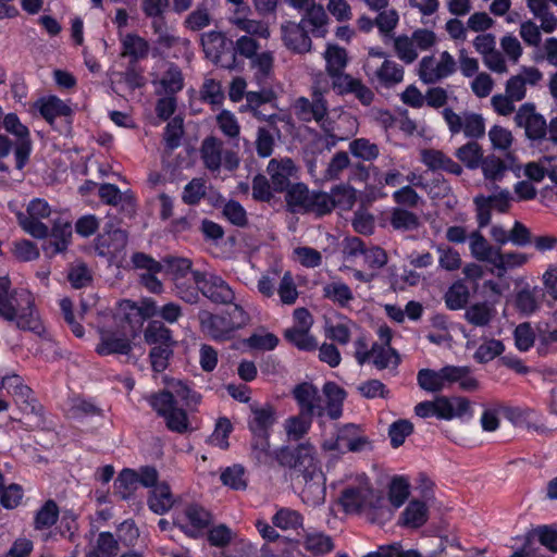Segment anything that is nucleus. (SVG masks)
<instances>
[{
    "mask_svg": "<svg viewBox=\"0 0 557 557\" xmlns=\"http://www.w3.org/2000/svg\"><path fill=\"white\" fill-rule=\"evenodd\" d=\"M442 115L453 135L462 132L467 138L476 140L485 134V121L479 113L463 111L458 114L451 108H445Z\"/></svg>",
    "mask_w": 557,
    "mask_h": 557,
    "instance_id": "1a4fd4ad",
    "label": "nucleus"
},
{
    "mask_svg": "<svg viewBox=\"0 0 557 557\" xmlns=\"http://www.w3.org/2000/svg\"><path fill=\"white\" fill-rule=\"evenodd\" d=\"M200 42L206 57L214 63H219L226 47L224 34L218 30L203 33L200 37Z\"/></svg>",
    "mask_w": 557,
    "mask_h": 557,
    "instance_id": "473e14b6",
    "label": "nucleus"
},
{
    "mask_svg": "<svg viewBox=\"0 0 557 557\" xmlns=\"http://www.w3.org/2000/svg\"><path fill=\"white\" fill-rule=\"evenodd\" d=\"M59 507L53 499H48L36 511L34 518V528L36 530H46L54 525L59 519Z\"/></svg>",
    "mask_w": 557,
    "mask_h": 557,
    "instance_id": "09e8293b",
    "label": "nucleus"
},
{
    "mask_svg": "<svg viewBox=\"0 0 557 557\" xmlns=\"http://www.w3.org/2000/svg\"><path fill=\"white\" fill-rule=\"evenodd\" d=\"M21 227L30 236L45 239L49 235V226L42 222L44 219H37L20 213L17 215Z\"/></svg>",
    "mask_w": 557,
    "mask_h": 557,
    "instance_id": "e2e57ef3",
    "label": "nucleus"
},
{
    "mask_svg": "<svg viewBox=\"0 0 557 557\" xmlns=\"http://www.w3.org/2000/svg\"><path fill=\"white\" fill-rule=\"evenodd\" d=\"M285 200L293 212H306L312 191L304 183L290 185L285 190Z\"/></svg>",
    "mask_w": 557,
    "mask_h": 557,
    "instance_id": "ea45409f",
    "label": "nucleus"
},
{
    "mask_svg": "<svg viewBox=\"0 0 557 557\" xmlns=\"http://www.w3.org/2000/svg\"><path fill=\"white\" fill-rule=\"evenodd\" d=\"M339 500L347 513H354L376 508L381 497L371 487L370 481L362 475L358 478L357 484L343 490Z\"/></svg>",
    "mask_w": 557,
    "mask_h": 557,
    "instance_id": "0eeeda50",
    "label": "nucleus"
},
{
    "mask_svg": "<svg viewBox=\"0 0 557 557\" xmlns=\"http://www.w3.org/2000/svg\"><path fill=\"white\" fill-rule=\"evenodd\" d=\"M505 347L498 339L484 341L475 350L474 359L480 363H486L498 357Z\"/></svg>",
    "mask_w": 557,
    "mask_h": 557,
    "instance_id": "338daca9",
    "label": "nucleus"
},
{
    "mask_svg": "<svg viewBox=\"0 0 557 557\" xmlns=\"http://www.w3.org/2000/svg\"><path fill=\"white\" fill-rule=\"evenodd\" d=\"M428 520V507L423 502L411 500L403 512L404 524L419 528Z\"/></svg>",
    "mask_w": 557,
    "mask_h": 557,
    "instance_id": "8fccbe9b",
    "label": "nucleus"
},
{
    "mask_svg": "<svg viewBox=\"0 0 557 557\" xmlns=\"http://www.w3.org/2000/svg\"><path fill=\"white\" fill-rule=\"evenodd\" d=\"M421 161L431 171H445L450 174L460 175L462 168L455 162L450 157L446 156L441 150L424 149L421 151Z\"/></svg>",
    "mask_w": 557,
    "mask_h": 557,
    "instance_id": "b1692460",
    "label": "nucleus"
},
{
    "mask_svg": "<svg viewBox=\"0 0 557 557\" xmlns=\"http://www.w3.org/2000/svg\"><path fill=\"white\" fill-rule=\"evenodd\" d=\"M293 397L299 407V412L311 418L322 417L325 413L323 397L312 383L304 382L296 385L293 389Z\"/></svg>",
    "mask_w": 557,
    "mask_h": 557,
    "instance_id": "2eb2a0df",
    "label": "nucleus"
},
{
    "mask_svg": "<svg viewBox=\"0 0 557 557\" xmlns=\"http://www.w3.org/2000/svg\"><path fill=\"white\" fill-rule=\"evenodd\" d=\"M13 398L16 406L24 414L34 417L35 421L32 426H40L42 424V407L28 386L21 387L20 392H17Z\"/></svg>",
    "mask_w": 557,
    "mask_h": 557,
    "instance_id": "a878e982",
    "label": "nucleus"
},
{
    "mask_svg": "<svg viewBox=\"0 0 557 557\" xmlns=\"http://www.w3.org/2000/svg\"><path fill=\"white\" fill-rule=\"evenodd\" d=\"M299 23L313 36L323 37L326 33L327 15L322 5L314 3L305 12Z\"/></svg>",
    "mask_w": 557,
    "mask_h": 557,
    "instance_id": "7c9ffc66",
    "label": "nucleus"
},
{
    "mask_svg": "<svg viewBox=\"0 0 557 557\" xmlns=\"http://www.w3.org/2000/svg\"><path fill=\"white\" fill-rule=\"evenodd\" d=\"M119 550V541L114 535L110 532H101L85 557H116Z\"/></svg>",
    "mask_w": 557,
    "mask_h": 557,
    "instance_id": "c9c22d12",
    "label": "nucleus"
},
{
    "mask_svg": "<svg viewBox=\"0 0 557 557\" xmlns=\"http://www.w3.org/2000/svg\"><path fill=\"white\" fill-rule=\"evenodd\" d=\"M199 322L201 332L216 342L231 339L235 332L225 313L215 314L202 311L199 313Z\"/></svg>",
    "mask_w": 557,
    "mask_h": 557,
    "instance_id": "aec40b11",
    "label": "nucleus"
},
{
    "mask_svg": "<svg viewBox=\"0 0 557 557\" xmlns=\"http://www.w3.org/2000/svg\"><path fill=\"white\" fill-rule=\"evenodd\" d=\"M203 165L211 173H220L221 169L233 172L239 165L236 152L224 149L223 141L214 136L206 137L200 147Z\"/></svg>",
    "mask_w": 557,
    "mask_h": 557,
    "instance_id": "423d86ee",
    "label": "nucleus"
},
{
    "mask_svg": "<svg viewBox=\"0 0 557 557\" xmlns=\"http://www.w3.org/2000/svg\"><path fill=\"white\" fill-rule=\"evenodd\" d=\"M147 400L157 414L163 418L171 432L185 434L194 430L187 411L178 403L182 401L188 408L196 407L201 396L183 381L171 383L169 389L151 394Z\"/></svg>",
    "mask_w": 557,
    "mask_h": 557,
    "instance_id": "f03ea898",
    "label": "nucleus"
},
{
    "mask_svg": "<svg viewBox=\"0 0 557 557\" xmlns=\"http://www.w3.org/2000/svg\"><path fill=\"white\" fill-rule=\"evenodd\" d=\"M354 327H356V324L351 320L345 319L336 324L329 325L326 336L341 345H347L350 342Z\"/></svg>",
    "mask_w": 557,
    "mask_h": 557,
    "instance_id": "774afa93",
    "label": "nucleus"
},
{
    "mask_svg": "<svg viewBox=\"0 0 557 557\" xmlns=\"http://www.w3.org/2000/svg\"><path fill=\"white\" fill-rule=\"evenodd\" d=\"M38 108L42 117L50 124H52L57 117H67L72 114L71 107L57 96L41 99Z\"/></svg>",
    "mask_w": 557,
    "mask_h": 557,
    "instance_id": "58836bf2",
    "label": "nucleus"
},
{
    "mask_svg": "<svg viewBox=\"0 0 557 557\" xmlns=\"http://www.w3.org/2000/svg\"><path fill=\"white\" fill-rule=\"evenodd\" d=\"M375 27L379 29L383 40L393 38L395 28L399 23V14L394 8H386L381 11H375Z\"/></svg>",
    "mask_w": 557,
    "mask_h": 557,
    "instance_id": "a18cd8bd",
    "label": "nucleus"
},
{
    "mask_svg": "<svg viewBox=\"0 0 557 557\" xmlns=\"http://www.w3.org/2000/svg\"><path fill=\"white\" fill-rule=\"evenodd\" d=\"M515 122L519 127L524 128L527 137L532 141L543 140L547 135L546 120L536 112L532 103H524L519 108Z\"/></svg>",
    "mask_w": 557,
    "mask_h": 557,
    "instance_id": "ddd939ff",
    "label": "nucleus"
},
{
    "mask_svg": "<svg viewBox=\"0 0 557 557\" xmlns=\"http://www.w3.org/2000/svg\"><path fill=\"white\" fill-rule=\"evenodd\" d=\"M121 55L129 58L131 62H137L148 57L149 44L137 34H126L121 39Z\"/></svg>",
    "mask_w": 557,
    "mask_h": 557,
    "instance_id": "cd10ccee",
    "label": "nucleus"
},
{
    "mask_svg": "<svg viewBox=\"0 0 557 557\" xmlns=\"http://www.w3.org/2000/svg\"><path fill=\"white\" fill-rule=\"evenodd\" d=\"M470 297L469 288L462 282L454 283L445 294L446 307L450 310L465 308Z\"/></svg>",
    "mask_w": 557,
    "mask_h": 557,
    "instance_id": "5fc2aeb1",
    "label": "nucleus"
},
{
    "mask_svg": "<svg viewBox=\"0 0 557 557\" xmlns=\"http://www.w3.org/2000/svg\"><path fill=\"white\" fill-rule=\"evenodd\" d=\"M323 292L327 299L338 304L342 307L347 306L348 302L354 298L349 286L342 282H335L325 285Z\"/></svg>",
    "mask_w": 557,
    "mask_h": 557,
    "instance_id": "0e129e2a",
    "label": "nucleus"
},
{
    "mask_svg": "<svg viewBox=\"0 0 557 557\" xmlns=\"http://www.w3.org/2000/svg\"><path fill=\"white\" fill-rule=\"evenodd\" d=\"M310 330L289 327L284 337L300 350L311 351L318 347L317 339L309 333Z\"/></svg>",
    "mask_w": 557,
    "mask_h": 557,
    "instance_id": "3c124183",
    "label": "nucleus"
},
{
    "mask_svg": "<svg viewBox=\"0 0 557 557\" xmlns=\"http://www.w3.org/2000/svg\"><path fill=\"white\" fill-rule=\"evenodd\" d=\"M0 317L14 322L16 327L41 335L45 327L35 309L34 297L26 289H12L10 295L0 296Z\"/></svg>",
    "mask_w": 557,
    "mask_h": 557,
    "instance_id": "7ed1b4c3",
    "label": "nucleus"
},
{
    "mask_svg": "<svg viewBox=\"0 0 557 557\" xmlns=\"http://www.w3.org/2000/svg\"><path fill=\"white\" fill-rule=\"evenodd\" d=\"M469 249L474 259L492 264L498 248L490 245L487 239L475 231L469 235Z\"/></svg>",
    "mask_w": 557,
    "mask_h": 557,
    "instance_id": "4c0bfd02",
    "label": "nucleus"
},
{
    "mask_svg": "<svg viewBox=\"0 0 557 557\" xmlns=\"http://www.w3.org/2000/svg\"><path fill=\"white\" fill-rule=\"evenodd\" d=\"M394 50L399 60L406 64H410L418 58V52L414 48V41L411 37L401 35L393 38Z\"/></svg>",
    "mask_w": 557,
    "mask_h": 557,
    "instance_id": "69168bd1",
    "label": "nucleus"
},
{
    "mask_svg": "<svg viewBox=\"0 0 557 557\" xmlns=\"http://www.w3.org/2000/svg\"><path fill=\"white\" fill-rule=\"evenodd\" d=\"M250 15V8L234 9L228 17V22L237 30L245 33V35L268 40L271 36L269 23L263 20L252 18Z\"/></svg>",
    "mask_w": 557,
    "mask_h": 557,
    "instance_id": "dca6fc26",
    "label": "nucleus"
},
{
    "mask_svg": "<svg viewBox=\"0 0 557 557\" xmlns=\"http://www.w3.org/2000/svg\"><path fill=\"white\" fill-rule=\"evenodd\" d=\"M213 21L212 14L208 8L207 0H202L186 16L183 22L185 28L191 32H199L211 25Z\"/></svg>",
    "mask_w": 557,
    "mask_h": 557,
    "instance_id": "79ce46f5",
    "label": "nucleus"
},
{
    "mask_svg": "<svg viewBox=\"0 0 557 557\" xmlns=\"http://www.w3.org/2000/svg\"><path fill=\"white\" fill-rule=\"evenodd\" d=\"M128 240L127 232L121 228H112L107 225L103 233L95 240V249L101 257L115 258L125 249Z\"/></svg>",
    "mask_w": 557,
    "mask_h": 557,
    "instance_id": "a211bd4d",
    "label": "nucleus"
},
{
    "mask_svg": "<svg viewBox=\"0 0 557 557\" xmlns=\"http://www.w3.org/2000/svg\"><path fill=\"white\" fill-rule=\"evenodd\" d=\"M99 338L95 350L100 356L128 355L133 349L134 334H129L125 326L121 330L99 329Z\"/></svg>",
    "mask_w": 557,
    "mask_h": 557,
    "instance_id": "f8f14e48",
    "label": "nucleus"
},
{
    "mask_svg": "<svg viewBox=\"0 0 557 557\" xmlns=\"http://www.w3.org/2000/svg\"><path fill=\"white\" fill-rule=\"evenodd\" d=\"M404 67L393 60L384 62L374 71L373 81H376L382 87L391 88L404 81Z\"/></svg>",
    "mask_w": 557,
    "mask_h": 557,
    "instance_id": "bb28decb",
    "label": "nucleus"
},
{
    "mask_svg": "<svg viewBox=\"0 0 557 557\" xmlns=\"http://www.w3.org/2000/svg\"><path fill=\"white\" fill-rule=\"evenodd\" d=\"M370 361L377 370L396 369L400 363L399 354L386 345L374 343L370 348Z\"/></svg>",
    "mask_w": 557,
    "mask_h": 557,
    "instance_id": "2f4dec72",
    "label": "nucleus"
},
{
    "mask_svg": "<svg viewBox=\"0 0 557 557\" xmlns=\"http://www.w3.org/2000/svg\"><path fill=\"white\" fill-rule=\"evenodd\" d=\"M457 64L448 51H443L440 59L434 55H425L419 63V78L424 84H435L456 72Z\"/></svg>",
    "mask_w": 557,
    "mask_h": 557,
    "instance_id": "9b49d317",
    "label": "nucleus"
},
{
    "mask_svg": "<svg viewBox=\"0 0 557 557\" xmlns=\"http://www.w3.org/2000/svg\"><path fill=\"white\" fill-rule=\"evenodd\" d=\"M281 37L284 46L294 53H307L312 41L309 32L300 24L287 21L281 25Z\"/></svg>",
    "mask_w": 557,
    "mask_h": 557,
    "instance_id": "412c9836",
    "label": "nucleus"
},
{
    "mask_svg": "<svg viewBox=\"0 0 557 557\" xmlns=\"http://www.w3.org/2000/svg\"><path fill=\"white\" fill-rule=\"evenodd\" d=\"M304 547L312 554L324 555L333 550L334 544L331 536L320 532H312L306 535Z\"/></svg>",
    "mask_w": 557,
    "mask_h": 557,
    "instance_id": "864d4df0",
    "label": "nucleus"
},
{
    "mask_svg": "<svg viewBox=\"0 0 557 557\" xmlns=\"http://www.w3.org/2000/svg\"><path fill=\"white\" fill-rule=\"evenodd\" d=\"M147 344L151 346L175 345L172 331L160 321H151L148 323L144 332Z\"/></svg>",
    "mask_w": 557,
    "mask_h": 557,
    "instance_id": "c03bdc74",
    "label": "nucleus"
},
{
    "mask_svg": "<svg viewBox=\"0 0 557 557\" xmlns=\"http://www.w3.org/2000/svg\"><path fill=\"white\" fill-rule=\"evenodd\" d=\"M193 280L200 293L218 305H230L235 300V292L220 275L212 272L194 271Z\"/></svg>",
    "mask_w": 557,
    "mask_h": 557,
    "instance_id": "6e6552de",
    "label": "nucleus"
},
{
    "mask_svg": "<svg viewBox=\"0 0 557 557\" xmlns=\"http://www.w3.org/2000/svg\"><path fill=\"white\" fill-rule=\"evenodd\" d=\"M370 447V441L356 424H346L337 430L335 437L323 443L325 450L363 451Z\"/></svg>",
    "mask_w": 557,
    "mask_h": 557,
    "instance_id": "9d476101",
    "label": "nucleus"
},
{
    "mask_svg": "<svg viewBox=\"0 0 557 557\" xmlns=\"http://www.w3.org/2000/svg\"><path fill=\"white\" fill-rule=\"evenodd\" d=\"M160 85L165 95L174 96L181 91L184 87V77L181 69L175 64H170L160 79Z\"/></svg>",
    "mask_w": 557,
    "mask_h": 557,
    "instance_id": "603ef678",
    "label": "nucleus"
},
{
    "mask_svg": "<svg viewBox=\"0 0 557 557\" xmlns=\"http://www.w3.org/2000/svg\"><path fill=\"white\" fill-rule=\"evenodd\" d=\"M174 504V498L171 493L170 486L165 483L156 485L148 498V507L157 515L168 512Z\"/></svg>",
    "mask_w": 557,
    "mask_h": 557,
    "instance_id": "e433bc0d",
    "label": "nucleus"
},
{
    "mask_svg": "<svg viewBox=\"0 0 557 557\" xmlns=\"http://www.w3.org/2000/svg\"><path fill=\"white\" fill-rule=\"evenodd\" d=\"M527 7L534 18L540 21L544 33L552 34L557 29V16L552 12L546 0H527Z\"/></svg>",
    "mask_w": 557,
    "mask_h": 557,
    "instance_id": "c85d7f7f",
    "label": "nucleus"
},
{
    "mask_svg": "<svg viewBox=\"0 0 557 557\" xmlns=\"http://www.w3.org/2000/svg\"><path fill=\"white\" fill-rule=\"evenodd\" d=\"M276 461L299 472L304 479L300 497L311 507L320 506L325 500V476L317 459L315 449L309 443L296 447L283 446L275 453Z\"/></svg>",
    "mask_w": 557,
    "mask_h": 557,
    "instance_id": "f257e3e1",
    "label": "nucleus"
},
{
    "mask_svg": "<svg viewBox=\"0 0 557 557\" xmlns=\"http://www.w3.org/2000/svg\"><path fill=\"white\" fill-rule=\"evenodd\" d=\"M312 424V418L299 412L296 416L287 418L284 422V430L289 440L299 441L302 438Z\"/></svg>",
    "mask_w": 557,
    "mask_h": 557,
    "instance_id": "de8ad7c7",
    "label": "nucleus"
},
{
    "mask_svg": "<svg viewBox=\"0 0 557 557\" xmlns=\"http://www.w3.org/2000/svg\"><path fill=\"white\" fill-rule=\"evenodd\" d=\"M98 195L100 199L107 205H121L122 209L127 211L128 214H132L135 210L134 196L128 191L121 193L119 187L114 184L106 183L100 185Z\"/></svg>",
    "mask_w": 557,
    "mask_h": 557,
    "instance_id": "393cba45",
    "label": "nucleus"
},
{
    "mask_svg": "<svg viewBox=\"0 0 557 557\" xmlns=\"http://www.w3.org/2000/svg\"><path fill=\"white\" fill-rule=\"evenodd\" d=\"M327 103L322 91L314 89L312 99L300 97L295 101V115L302 122L315 121L324 127V117L327 115Z\"/></svg>",
    "mask_w": 557,
    "mask_h": 557,
    "instance_id": "4468645a",
    "label": "nucleus"
},
{
    "mask_svg": "<svg viewBox=\"0 0 557 557\" xmlns=\"http://www.w3.org/2000/svg\"><path fill=\"white\" fill-rule=\"evenodd\" d=\"M331 199L334 207L350 209L356 201L355 189L347 184H339L331 189Z\"/></svg>",
    "mask_w": 557,
    "mask_h": 557,
    "instance_id": "680f3d73",
    "label": "nucleus"
},
{
    "mask_svg": "<svg viewBox=\"0 0 557 557\" xmlns=\"http://www.w3.org/2000/svg\"><path fill=\"white\" fill-rule=\"evenodd\" d=\"M414 413L420 418L436 417L453 420L465 414H472L471 403L465 397L440 396L434 400H424L416 405Z\"/></svg>",
    "mask_w": 557,
    "mask_h": 557,
    "instance_id": "39448f33",
    "label": "nucleus"
},
{
    "mask_svg": "<svg viewBox=\"0 0 557 557\" xmlns=\"http://www.w3.org/2000/svg\"><path fill=\"white\" fill-rule=\"evenodd\" d=\"M529 261V256L523 252L508 251L502 252L497 249L492 265L497 270V276H503L510 270L521 268Z\"/></svg>",
    "mask_w": 557,
    "mask_h": 557,
    "instance_id": "f704fd0d",
    "label": "nucleus"
},
{
    "mask_svg": "<svg viewBox=\"0 0 557 557\" xmlns=\"http://www.w3.org/2000/svg\"><path fill=\"white\" fill-rule=\"evenodd\" d=\"M115 319L121 323H126L129 325L131 333L135 334V329L141 325L140 318V309H138V304L124 299L119 302Z\"/></svg>",
    "mask_w": 557,
    "mask_h": 557,
    "instance_id": "49530a36",
    "label": "nucleus"
},
{
    "mask_svg": "<svg viewBox=\"0 0 557 557\" xmlns=\"http://www.w3.org/2000/svg\"><path fill=\"white\" fill-rule=\"evenodd\" d=\"M302 516L290 508H281L272 518V523L282 530H296L302 525Z\"/></svg>",
    "mask_w": 557,
    "mask_h": 557,
    "instance_id": "bf43d9fd",
    "label": "nucleus"
},
{
    "mask_svg": "<svg viewBox=\"0 0 557 557\" xmlns=\"http://www.w3.org/2000/svg\"><path fill=\"white\" fill-rule=\"evenodd\" d=\"M324 59L326 62V72L331 78L344 73L348 62L347 52L344 48L336 45H329L324 52Z\"/></svg>",
    "mask_w": 557,
    "mask_h": 557,
    "instance_id": "37998d69",
    "label": "nucleus"
},
{
    "mask_svg": "<svg viewBox=\"0 0 557 557\" xmlns=\"http://www.w3.org/2000/svg\"><path fill=\"white\" fill-rule=\"evenodd\" d=\"M389 222L397 231H413L420 225L418 215L403 208H395L392 211Z\"/></svg>",
    "mask_w": 557,
    "mask_h": 557,
    "instance_id": "6e6d98bb",
    "label": "nucleus"
},
{
    "mask_svg": "<svg viewBox=\"0 0 557 557\" xmlns=\"http://www.w3.org/2000/svg\"><path fill=\"white\" fill-rule=\"evenodd\" d=\"M139 487V474L137 471L125 468L114 481V495L122 500H128L134 497Z\"/></svg>",
    "mask_w": 557,
    "mask_h": 557,
    "instance_id": "c756f323",
    "label": "nucleus"
},
{
    "mask_svg": "<svg viewBox=\"0 0 557 557\" xmlns=\"http://www.w3.org/2000/svg\"><path fill=\"white\" fill-rule=\"evenodd\" d=\"M495 315V308L488 302H476L469 306L465 311V319L468 323L484 327L487 326Z\"/></svg>",
    "mask_w": 557,
    "mask_h": 557,
    "instance_id": "a19ab883",
    "label": "nucleus"
},
{
    "mask_svg": "<svg viewBox=\"0 0 557 557\" xmlns=\"http://www.w3.org/2000/svg\"><path fill=\"white\" fill-rule=\"evenodd\" d=\"M73 227L69 221L58 219L53 222L49 239L44 244V250L47 256L53 257L64 252L72 238Z\"/></svg>",
    "mask_w": 557,
    "mask_h": 557,
    "instance_id": "4be33fe9",
    "label": "nucleus"
},
{
    "mask_svg": "<svg viewBox=\"0 0 557 557\" xmlns=\"http://www.w3.org/2000/svg\"><path fill=\"white\" fill-rule=\"evenodd\" d=\"M253 77L259 85H267L273 74L274 54L272 51H262L250 60Z\"/></svg>",
    "mask_w": 557,
    "mask_h": 557,
    "instance_id": "72a5a7b5",
    "label": "nucleus"
},
{
    "mask_svg": "<svg viewBox=\"0 0 557 557\" xmlns=\"http://www.w3.org/2000/svg\"><path fill=\"white\" fill-rule=\"evenodd\" d=\"M417 383L421 389L429 393H440L455 383L467 392L479 387V382L471 375L470 369L461 366H445L440 370L420 369L417 373Z\"/></svg>",
    "mask_w": 557,
    "mask_h": 557,
    "instance_id": "20e7f679",
    "label": "nucleus"
},
{
    "mask_svg": "<svg viewBox=\"0 0 557 557\" xmlns=\"http://www.w3.org/2000/svg\"><path fill=\"white\" fill-rule=\"evenodd\" d=\"M456 157L469 169H476L483 161V151L475 140H471L457 149Z\"/></svg>",
    "mask_w": 557,
    "mask_h": 557,
    "instance_id": "4d7b16f0",
    "label": "nucleus"
},
{
    "mask_svg": "<svg viewBox=\"0 0 557 557\" xmlns=\"http://www.w3.org/2000/svg\"><path fill=\"white\" fill-rule=\"evenodd\" d=\"M221 482L230 488L242 491L247 487V476L242 465H233L224 469L220 475Z\"/></svg>",
    "mask_w": 557,
    "mask_h": 557,
    "instance_id": "13d9d810",
    "label": "nucleus"
},
{
    "mask_svg": "<svg viewBox=\"0 0 557 557\" xmlns=\"http://www.w3.org/2000/svg\"><path fill=\"white\" fill-rule=\"evenodd\" d=\"M186 522L180 524L181 530L190 537L200 536L211 523V515L203 507L193 504L184 510Z\"/></svg>",
    "mask_w": 557,
    "mask_h": 557,
    "instance_id": "5701e85b",
    "label": "nucleus"
},
{
    "mask_svg": "<svg viewBox=\"0 0 557 557\" xmlns=\"http://www.w3.org/2000/svg\"><path fill=\"white\" fill-rule=\"evenodd\" d=\"M349 151L354 157L364 161L375 160L380 154L377 145L367 138L354 139L349 144Z\"/></svg>",
    "mask_w": 557,
    "mask_h": 557,
    "instance_id": "052dcab7",
    "label": "nucleus"
},
{
    "mask_svg": "<svg viewBox=\"0 0 557 557\" xmlns=\"http://www.w3.org/2000/svg\"><path fill=\"white\" fill-rule=\"evenodd\" d=\"M250 414L247 423L248 429L253 436H270L272 426L277 420L276 409L272 404H257L249 405Z\"/></svg>",
    "mask_w": 557,
    "mask_h": 557,
    "instance_id": "f3484780",
    "label": "nucleus"
},
{
    "mask_svg": "<svg viewBox=\"0 0 557 557\" xmlns=\"http://www.w3.org/2000/svg\"><path fill=\"white\" fill-rule=\"evenodd\" d=\"M297 172L298 169L290 158H273L267 166L275 193H284L292 185L290 181L297 176Z\"/></svg>",
    "mask_w": 557,
    "mask_h": 557,
    "instance_id": "6ab92c4d",
    "label": "nucleus"
}]
</instances>
